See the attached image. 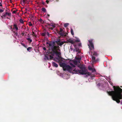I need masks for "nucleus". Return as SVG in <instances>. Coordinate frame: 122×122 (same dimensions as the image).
Masks as SVG:
<instances>
[{"instance_id":"nucleus-1","label":"nucleus","mask_w":122,"mask_h":122,"mask_svg":"<svg viewBox=\"0 0 122 122\" xmlns=\"http://www.w3.org/2000/svg\"><path fill=\"white\" fill-rule=\"evenodd\" d=\"M114 91H107V93L110 96H112L113 100L115 101L117 103L120 102V100L122 99V89L119 86H113Z\"/></svg>"},{"instance_id":"nucleus-2","label":"nucleus","mask_w":122,"mask_h":122,"mask_svg":"<svg viewBox=\"0 0 122 122\" xmlns=\"http://www.w3.org/2000/svg\"><path fill=\"white\" fill-rule=\"evenodd\" d=\"M70 64L72 67L64 63H61L59 64L60 66L62 67L64 71H67L69 72H71L73 69L72 67H75V66L71 63H70Z\"/></svg>"},{"instance_id":"nucleus-3","label":"nucleus","mask_w":122,"mask_h":122,"mask_svg":"<svg viewBox=\"0 0 122 122\" xmlns=\"http://www.w3.org/2000/svg\"><path fill=\"white\" fill-rule=\"evenodd\" d=\"M55 43H56L55 41L51 42L52 46H51V49L52 51L55 53L56 55L59 57L60 58V55L61 54V53L60 52L57 51H60V50L59 49V47L58 46H55Z\"/></svg>"},{"instance_id":"nucleus-4","label":"nucleus","mask_w":122,"mask_h":122,"mask_svg":"<svg viewBox=\"0 0 122 122\" xmlns=\"http://www.w3.org/2000/svg\"><path fill=\"white\" fill-rule=\"evenodd\" d=\"M81 69L80 70H77L76 69H74L73 71H75L76 73H77L78 72L81 75H86L87 76L91 75L92 73L88 71L87 70L85 67H81Z\"/></svg>"},{"instance_id":"nucleus-5","label":"nucleus","mask_w":122,"mask_h":122,"mask_svg":"<svg viewBox=\"0 0 122 122\" xmlns=\"http://www.w3.org/2000/svg\"><path fill=\"white\" fill-rule=\"evenodd\" d=\"M11 15V14L10 11V10L8 8L6 10L5 12L2 14V16H3L4 17H5L6 16H8L10 18Z\"/></svg>"},{"instance_id":"nucleus-6","label":"nucleus","mask_w":122,"mask_h":122,"mask_svg":"<svg viewBox=\"0 0 122 122\" xmlns=\"http://www.w3.org/2000/svg\"><path fill=\"white\" fill-rule=\"evenodd\" d=\"M49 54H51V55H48L47 56H45V59H46L47 60L49 59L51 60L53 58V56H54L55 53H54L53 52L51 51L49 52Z\"/></svg>"},{"instance_id":"nucleus-7","label":"nucleus","mask_w":122,"mask_h":122,"mask_svg":"<svg viewBox=\"0 0 122 122\" xmlns=\"http://www.w3.org/2000/svg\"><path fill=\"white\" fill-rule=\"evenodd\" d=\"M63 30L61 28H60V31L59 32V34L61 36H66V35L64 32H62Z\"/></svg>"},{"instance_id":"nucleus-8","label":"nucleus","mask_w":122,"mask_h":122,"mask_svg":"<svg viewBox=\"0 0 122 122\" xmlns=\"http://www.w3.org/2000/svg\"><path fill=\"white\" fill-rule=\"evenodd\" d=\"M75 58L76 60H77L79 61H80L81 59V56L79 55H78L77 57L76 56Z\"/></svg>"},{"instance_id":"nucleus-9","label":"nucleus","mask_w":122,"mask_h":122,"mask_svg":"<svg viewBox=\"0 0 122 122\" xmlns=\"http://www.w3.org/2000/svg\"><path fill=\"white\" fill-rule=\"evenodd\" d=\"M89 43L90 44V45L91 47H92V48H94V46L93 44V43L92 42V41H89Z\"/></svg>"},{"instance_id":"nucleus-10","label":"nucleus","mask_w":122,"mask_h":122,"mask_svg":"<svg viewBox=\"0 0 122 122\" xmlns=\"http://www.w3.org/2000/svg\"><path fill=\"white\" fill-rule=\"evenodd\" d=\"M13 26L14 27V28H13V29H15L16 30H18V28L17 27V26L15 24H14L13 25Z\"/></svg>"},{"instance_id":"nucleus-11","label":"nucleus","mask_w":122,"mask_h":122,"mask_svg":"<svg viewBox=\"0 0 122 122\" xmlns=\"http://www.w3.org/2000/svg\"><path fill=\"white\" fill-rule=\"evenodd\" d=\"M92 59L93 63L95 62V57L94 56H92Z\"/></svg>"},{"instance_id":"nucleus-12","label":"nucleus","mask_w":122,"mask_h":122,"mask_svg":"<svg viewBox=\"0 0 122 122\" xmlns=\"http://www.w3.org/2000/svg\"><path fill=\"white\" fill-rule=\"evenodd\" d=\"M52 65L54 66H55L56 67H57L58 66L57 64L54 62H53L52 63Z\"/></svg>"},{"instance_id":"nucleus-13","label":"nucleus","mask_w":122,"mask_h":122,"mask_svg":"<svg viewBox=\"0 0 122 122\" xmlns=\"http://www.w3.org/2000/svg\"><path fill=\"white\" fill-rule=\"evenodd\" d=\"M68 42L73 44L75 43L72 40H70L68 41Z\"/></svg>"},{"instance_id":"nucleus-14","label":"nucleus","mask_w":122,"mask_h":122,"mask_svg":"<svg viewBox=\"0 0 122 122\" xmlns=\"http://www.w3.org/2000/svg\"><path fill=\"white\" fill-rule=\"evenodd\" d=\"M93 55L95 56H97L98 55V54L97 53L96 51H94L93 52Z\"/></svg>"},{"instance_id":"nucleus-15","label":"nucleus","mask_w":122,"mask_h":122,"mask_svg":"<svg viewBox=\"0 0 122 122\" xmlns=\"http://www.w3.org/2000/svg\"><path fill=\"white\" fill-rule=\"evenodd\" d=\"M46 44L47 45H48L49 46V47L51 48V46H52L51 43V42L49 43L48 42H47L46 43Z\"/></svg>"},{"instance_id":"nucleus-16","label":"nucleus","mask_w":122,"mask_h":122,"mask_svg":"<svg viewBox=\"0 0 122 122\" xmlns=\"http://www.w3.org/2000/svg\"><path fill=\"white\" fill-rule=\"evenodd\" d=\"M41 35L45 36L46 35V32L41 33H40Z\"/></svg>"},{"instance_id":"nucleus-17","label":"nucleus","mask_w":122,"mask_h":122,"mask_svg":"<svg viewBox=\"0 0 122 122\" xmlns=\"http://www.w3.org/2000/svg\"><path fill=\"white\" fill-rule=\"evenodd\" d=\"M26 39L30 43L32 42V40L30 38H26Z\"/></svg>"},{"instance_id":"nucleus-18","label":"nucleus","mask_w":122,"mask_h":122,"mask_svg":"<svg viewBox=\"0 0 122 122\" xmlns=\"http://www.w3.org/2000/svg\"><path fill=\"white\" fill-rule=\"evenodd\" d=\"M25 2V0H21V4L23 5L24 4Z\"/></svg>"},{"instance_id":"nucleus-19","label":"nucleus","mask_w":122,"mask_h":122,"mask_svg":"<svg viewBox=\"0 0 122 122\" xmlns=\"http://www.w3.org/2000/svg\"><path fill=\"white\" fill-rule=\"evenodd\" d=\"M71 34L72 35H74V33L73 32V31L72 28H71Z\"/></svg>"},{"instance_id":"nucleus-20","label":"nucleus","mask_w":122,"mask_h":122,"mask_svg":"<svg viewBox=\"0 0 122 122\" xmlns=\"http://www.w3.org/2000/svg\"><path fill=\"white\" fill-rule=\"evenodd\" d=\"M64 43L63 42H60L58 44V45L60 46H61Z\"/></svg>"},{"instance_id":"nucleus-21","label":"nucleus","mask_w":122,"mask_h":122,"mask_svg":"<svg viewBox=\"0 0 122 122\" xmlns=\"http://www.w3.org/2000/svg\"><path fill=\"white\" fill-rule=\"evenodd\" d=\"M19 21L20 23L22 24H23L24 23L22 19H20V20H19Z\"/></svg>"},{"instance_id":"nucleus-22","label":"nucleus","mask_w":122,"mask_h":122,"mask_svg":"<svg viewBox=\"0 0 122 122\" xmlns=\"http://www.w3.org/2000/svg\"><path fill=\"white\" fill-rule=\"evenodd\" d=\"M60 42V39L58 40L57 41H55V42L58 45V44Z\"/></svg>"},{"instance_id":"nucleus-23","label":"nucleus","mask_w":122,"mask_h":122,"mask_svg":"<svg viewBox=\"0 0 122 122\" xmlns=\"http://www.w3.org/2000/svg\"><path fill=\"white\" fill-rule=\"evenodd\" d=\"M39 21L40 22L43 23H44V21L43 20L41 19H40V20H39Z\"/></svg>"},{"instance_id":"nucleus-24","label":"nucleus","mask_w":122,"mask_h":122,"mask_svg":"<svg viewBox=\"0 0 122 122\" xmlns=\"http://www.w3.org/2000/svg\"><path fill=\"white\" fill-rule=\"evenodd\" d=\"M69 25L68 23H65L64 25V26L65 27H66Z\"/></svg>"},{"instance_id":"nucleus-25","label":"nucleus","mask_w":122,"mask_h":122,"mask_svg":"<svg viewBox=\"0 0 122 122\" xmlns=\"http://www.w3.org/2000/svg\"><path fill=\"white\" fill-rule=\"evenodd\" d=\"M42 10L44 12H46V10L45 8H42Z\"/></svg>"},{"instance_id":"nucleus-26","label":"nucleus","mask_w":122,"mask_h":122,"mask_svg":"<svg viewBox=\"0 0 122 122\" xmlns=\"http://www.w3.org/2000/svg\"><path fill=\"white\" fill-rule=\"evenodd\" d=\"M32 35L33 36H34L35 37H36L37 36V35L35 34V33L33 31H32Z\"/></svg>"},{"instance_id":"nucleus-27","label":"nucleus","mask_w":122,"mask_h":122,"mask_svg":"<svg viewBox=\"0 0 122 122\" xmlns=\"http://www.w3.org/2000/svg\"><path fill=\"white\" fill-rule=\"evenodd\" d=\"M91 71H92V72H96V69L94 68H92V70Z\"/></svg>"},{"instance_id":"nucleus-28","label":"nucleus","mask_w":122,"mask_h":122,"mask_svg":"<svg viewBox=\"0 0 122 122\" xmlns=\"http://www.w3.org/2000/svg\"><path fill=\"white\" fill-rule=\"evenodd\" d=\"M31 48L32 47H29L27 48V51H29L30 50H31Z\"/></svg>"},{"instance_id":"nucleus-29","label":"nucleus","mask_w":122,"mask_h":122,"mask_svg":"<svg viewBox=\"0 0 122 122\" xmlns=\"http://www.w3.org/2000/svg\"><path fill=\"white\" fill-rule=\"evenodd\" d=\"M46 35H47L48 36H49L50 34L48 32H46Z\"/></svg>"},{"instance_id":"nucleus-30","label":"nucleus","mask_w":122,"mask_h":122,"mask_svg":"<svg viewBox=\"0 0 122 122\" xmlns=\"http://www.w3.org/2000/svg\"><path fill=\"white\" fill-rule=\"evenodd\" d=\"M80 41V40H79V39H76L75 40V42H79Z\"/></svg>"},{"instance_id":"nucleus-31","label":"nucleus","mask_w":122,"mask_h":122,"mask_svg":"<svg viewBox=\"0 0 122 122\" xmlns=\"http://www.w3.org/2000/svg\"><path fill=\"white\" fill-rule=\"evenodd\" d=\"M92 68L91 67H88V69L89 70L91 71L92 70Z\"/></svg>"},{"instance_id":"nucleus-32","label":"nucleus","mask_w":122,"mask_h":122,"mask_svg":"<svg viewBox=\"0 0 122 122\" xmlns=\"http://www.w3.org/2000/svg\"><path fill=\"white\" fill-rule=\"evenodd\" d=\"M4 11V10L0 9V13H2Z\"/></svg>"},{"instance_id":"nucleus-33","label":"nucleus","mask_w":122,"mask_h":122,"mask_svg":"<svg viewBox=\"0 0 122 122\" xmlns=\"http://www.w3.org/2000/svg\"><path fill=\"white\" fill-rule=\"evenodd\" d=\"M74 64L76 65L77 64V61H74Z\"/></svg>"},{"instance_id":"nucleus-34","label":"nucleus","mask_w":122,"mask_h":122,"mask_svg":"<svg viewBox=\"0 0 122 122\" xmlns=\"http://www.w3.org/2000/svg\"><path fill=\"white\" fill-rule=\"evenodd\" d=\"M21 45H22L23 46H25V44L23 43H22V42H21Z\"/></svg>"},{"instance_id":"nucleus-35","label":"nucleus","mask_w":122,"mask_h":122,"mask_svg":"<svg viewBox=\"0 0 122 122\" xmlns=\"http://www.w3.org/2000/svg\"><path fill=\"white\" fill-rule=\"evenodd\" d=\"M16 11V10H14L12 12V13L13 14L15 13Z\"/></svg>"},{"instance_id":"nucleus-36","label":"nucleus","mask_w":122,"mask_h":122,"mask_svg":"<svg viewBox=\"0 0 122 122\" xmlns=\"http://www.w3.org/2000/svg\"><path fill=\"white\" fill-rule=\"evenodd\" d=\"M110 84H111V85H112V86H113V83H112V82H110Z\"/></svg>"},{"instance_id":"nucleus-37","label":"nucleus","mask_w":122,"mask_h":122,"mask_svg":"<svg viewBox=\"0 0 122 122\" xmlns=\"http://www.w3.org/2000/svg\"><path fill=\"white\" fill-rule=\"evenodd\" d=\"M29 25L30 26H32L33 25V24H31L30 22V23Z\"/></svg>"},{"instance_id":"nucleus-38","label":"nucleus","mask_w":122,"mask_h":122,"mask_svg":"<svg viewBox=\"0 0 122 122\" xmlns=\"http://www.w3.org/2000/svg\"><path fill=\"white\" fill-rule=\"evenodd\" d=\"M43 49L44 50L46 51V48L45 47H43Z\"/></svg>"},{"instance_id":"nucleus-39","label":"nucleus","mask_w":122,"mask_h":122,"mask_svg":"<svg viewBox=\"0 0 122 122\" xmlns=\"http://www.w3.org/2000/svg\"><path fill=\"white\" fill-rule=\"evenodd\" d=\"M14 33H15V35L16 36H17V35H18V33H17V32H15L14 31Z\"/></svg>"},{"instance_id":"nucleus-40","label":"nucleus","mask_w":122,"mask_h":122,"mask_svg":"<svg viewBox=\"0 0 122 122\" xmlns=\"http://www.w3.org/2000/svg\"><path fill=\"white\" fill-rule=\"evenodd\" d=\"M99 61V59L98 58L96 60H95V62L97 61Z\"/></svg>"},{"instance_id":"nucleus-41","label":"nucleus","mask_w":122,"mask_h":122,"mask_svg":"<svg viewBox=\"0 0 122 122\" xmlns=\"http://www.w3.org/2000/svg\"><path fill=\"white\" fill-rule=\"evenodd\" d=\"M81 43H79L78 44V46H81Z\"/></svg>"},{"instance_id":"nucleus-42","label":"nucleus","mask_w":122,"mask_h":122,"mask_svg":"<svg viewBox=\"0 0 122 122\" xmlns=\"http://www.w3.org/2000/svg\"><path fill=\"white\" fill-rule=\"evenodd\" d=\"M22 36H24V35L25 33H21Z\"/></svg>"},{"instance_id":"nucleus-43","label":"nucleus","mask_w":122,"mask_h":122,"mask_svg":"<svg viewBox=\"0 0 122 122\" xmlns=\"http://www.w3.org/2000/svg\"><path fill=\"white\" fill-rule=\"evenodd\" d=\"M49 1L48 0H46V3L48 4V3L49 2Z\"/></svg>"},{"instance_id":"nucleus-44","label":"nucleus","mask_w":122,"mask_h":122,"mask_svg":"<svg viewBox=\"0 0 122 122\" xmlns=\"http://www.w3.org/2000/svg\"><path fill=\"white\" fill-rule=\"evenodd\" d=\"M2 6V5L1 4V2H0V6Z\"/></svg>"},{"instance_id":"nucleus-45","label":"nucleus","mask_w":122,"mask_h":122,"mask_svg":"<svg viewBox=\"0 0 122 122\" xmlns=\"http://www.w3.org/2000/svg\"><path fill=\"white\" fill-rule=\"evenodd\" d=\"M47 16H48V17H49L50 16V15L49 14H47Z\"/></svg>"},{"instance_id":"nucleus-46","label":"nucleus","mask_w":122,"mask_h":122,"mask_svg":"<svg viewBox=\"0 0 122 122\" xmlns=\"http://www.w3.org/2000/svg\"><path fill=\"white\" fill-rule=\"evenodd\" d=\"M27 46H26V45H25V46H24V47H25L26 48H27Z\"/></svg>"},{"instance_id":"nucleus-47","label":"nucleus","mask_w":122,"mask_h":122,"mask_svg":"<svg viewBox=\"0 0 122 122\" xmlns=\"http://www.w3.org/2000/svg\"><path fill=\"white\" fill-rule=\"evenodd\" d=\"M71 46H70V49H71V50H72V48L71 47Z\"/></svg>"},{"instance_id":"nucleus-48","label":"nucleus","mask_w":122,"mask_h":122,"mask_svg":"<svg viewBox=\"0 0 122 122\" xmlns=\"http://www.w3.org/2000/svg\"><path fill=\"white\" fill-rule=\"evenodd\" d=\"M121 104L122 105V100L121 101Z\"/></svg>"},{"instance_id":"nucleus-49","label":"nucleus","mask_w":122,"mask_h":122,"mask_svg":"<svg viewBox=\"0 0 122 122\" xmlns=\"http://www.w3.org/2000/svg\"><path fill=\"white\" fill-rule=\"evenodd\" d=\"M92 77H94V75H92Z\"/></svg>"},{"instance_id":"nucleus-50","label":"nucleus","mask_w":122,"mask_h":122,"mask_svg":"<svg viewBox=\"0 0 122 122\" xmlns=\"http://www.w3.org/2000/svg\"><path fill=\"white\" fill-rule=\"evenodd\" d=\"M7 18L8 19H10V18H9L8 17H7Z\"/></svg>"},{"instance_id":"nucleus-51","label":"nucleus","mask_w":122,"mask_h":122,"mask_svg":"<svg viewBox=\"0 0 122 122\" xmlns=\"http://www.w3.org/2000/svg\"><path fill=\"white\" fill-rule=\"evenodd\" d=\"M53 27H55V26H53Z\"/></svg>"},{"instance_id":"nucleus-52","label":"nucleus","mask_w":122,"mask_h":122,"mask_svg":"<svg viewBox=\"0 0 122 122\" xmlns=\"http://www.w3.org/2000/svg\"><path fill=\"white\" fill-rule=\"evenodd\" d=\"M10 28H11V29H12V28L11 27Z\"/></svg>"},{"instance_id":"nucleus-53","label":"nucleus","mask_w":122,"mask_h":122,"mask_svg":"<svg viewBox=\"0 0 122 122\" xmlns=\"http://www.w3.org/2000/svg\"><path fill=\"white\" fill-rule=\"evenodd\" d=\"M25 10H27V9H26V8H25Z\"/></svg>"},{"instance_id":"nucleus-54","label":"nucleus","mask_w":122,"mask_h":122,"mask_svg":"<svg viewBox=\"0 0 122 122\" xmlns=\"http://www.w3.org/2000/svg\"><path fill=\"white\" fill-rule=\"evenodd\" d=\"M28 37H30V36H28Z\"/></svg>"},{"instance_id":"nucleus-55","label":"nucleus","mask_w":122,"mask_h":122,"mask_svg":"<svg viewBox=\"0 0 122 122\" xmlns=\"http://www.w3.org/2000/svg\"><path fill=\"white\" fill-rule=\"evenodd\" d=\"M76 51H77V50H76Z\"/></svg>"},{"instance_id":"nucleus-56","label":"nucleus","mask_w":122,"mask_h":122,"mask_svg":"<svg viewBox=\"0 0 122 122\" xmlns=\"http://www.w3.org/2000/svg\"><path fill=\"white\" fill-rule=\"evenodd\" d=\"M121 87H122V86H121Z\"/></svg>"}]
</instances>
